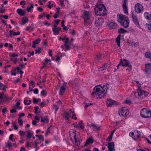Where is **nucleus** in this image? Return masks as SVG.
I'll return each mask as SVG.
<instances>
[{
  "label": "nucleus",
  "mask_w": 151,
  "mask_h": 151,
  "mask_svg": "<svg viewBox=\"0 0 151 151\" xmlns=\"http://www.w3.org/2000/svg\"><path fill=\"white\" fill-rule=\"evenodd\" d=\"M117 21L124 28H127L129 24V20L126 16L122 14H118Z\"/></svg>",
  "instance_id": "7ed1b4c3"
},
{
  "label": "nucleus",
  "mask_w": 151,
  "mask_h": 151,
  "mask_svg": "<svg viewBox=\"0 0 151 151\" xmlns=\"http://www.w3.org/2000/svg\"><path fill=\"white\" fill-rule=\"evenodd\" d=\"M35 148L36 149L35 151H37L39 148L37 147V145L38 144L36 141H35Z\"/></svg>",
  "instance_id": "49530a36"
},
{
  "label": "nucleus",
  "mask_w": 151,
  "mask_h": 151,
  "mask_svg": "<svg viewBox=\"0 0 151 151\" xmlns=\"http://www.w3.org/2000/svg\"><path fill=\"white\" fill-rule=\"evenodd\" d=\"M53 108L54 109H55V113L59 109V107L58 106L56 105L55 104L53 105Z\"/></svg>",
  "instance_id": "c9c22d12"
},
{
  "label": "nucleus",
  "mask_w": 151,
  "mask_h": 151,
  "mask_svg": "<svg viewBox=\"0 0 151 151\" xmlns=\"http://www.w3.org/2000/svg\"><path fill=\"white\" fill-rule=\"evenodd\" d=\"M127 31L126 30L124 29L123 28H121L119 30L118 32L119 33H121L126 32Z\"/></svg>",
  "instance_id": "f704fd0d"
},
{
  "label": "nucleus",
  "mask_w": 151,
  "mask_h": 151,
  "mask_svg": "<svg viewBox=\"0 0 151 151\" xmlns=\"http://www.w3.org/2000/svg\"><path fill=\"white\" fill-rule=\"evenodd\" d=\"M102 56L101 54H99V55H97L96 56V58L98 60H99L101 59V58Z\"/></svg>",
  "instance_id": "e2e57ef3"
},
{
  "label": "nucleus",
  "mask_w": 151,
  "mask_h": 151,
  "mask_svg": "<svg viewBox=\"0 0 151 151\" xmlns=\"http://www.w3.org/2000/svg\"><path fill=\"white\" fill-rule=\"evenodd\" d=\"M145 72L147 73H149L151 72V63H149L146 65Z\"/></svg>",
  "instance_id": "6ab92c4d"
},
{
  "label": "nucleus",
  "mask_w": 151,
  "mask_h": 151,
  "mask_svg": "<svg viewBox=\"0 0 151 151\" xmlns=\"http://www.w3.org/2000/svg\"><path fill=\"white\" fill-rule=\"evenodd\" d=\"M41 94L42 95H43V96H45L47 94V92L45 90H43L41 92Z\"/></svg>",
  "instance_id": "a19ab883"
},
{
  "label": "nucleus",
  "mask_w": 151,
  "mask_h": 151,
  "mask_svg": "<svg viewBox=\"0 0 151 151\" xmlns=\"http://www.w3.org/2000/svg\"><path fill=\"white\" fill-rule=\"evenodd\" d=\"M65 116H67L68 117H70L71 115V113H69L68 112H65L64 113Z\"/></svg>",
  "instance_id": "37998d69"
},
{
  "label": "nucleus",
  "mask_w": 151,
  "mask_h": 151,
  "mask_svg": "<svg viewBox=\"0 0 151 151\" xmlns=\"http://www.w3.org/2000/svg\"><path fill=\"white\" fill-rule=\"evenodd\" d=\"M28 21V19L26 17H23L22 19V24H25Z\"/></svg>",
  "instance_id": "7c9ffc66"
},
{
  "label": "nucleus",
  "mask_w": 151,
  "mask_h": 151,
  "mask_svg": "<svg viewBox=\"0 0 151 151\" xmlns=\"http://www.w3.org/2000/svg\"><path fill=\"white\" fill-rule=\"evenodd\" d=\"M45 105V104L43 102H42L40 104V106L41 107H43Z\"/></svg>",
  "instance_id": "338daca9"
},
{
  "label": "nucleus",
  "mask_w": 151,
  "mask_h": 151,
  "mask_svg": "<svg viewBox=\"0 0 151 151\" xmlns=\"http://www.w3.org/2000/svg\"><path fill=\"white\" fill-rule=\"evenodd\" d=\"M118 103L116 101H114L112 99H109L106 101V104L108 106H111L113 105L118 104Z\"/></svg>",
  "instance_id": "4468645a"
},
{
  "label": "nucleus",
  "mask_w": 151,
  "mask_h": 151,
  "mask_svg": "<svg viewBox=\"0 0 151 151\" xmlns=\"http://www.w3.org/2000/svg\"><path fill=\"white\" fill-rule=\"evenodd\" d=\"M103 22L104 20L102 18L99 17L95 21V26L96 27H99L102 25Z\"/></svg>",
  "instance_id": "f8f14e48"
},
{
  "label": "nucleus",
  "mask_w": 151,
  "mask_h": 151,
  "mask_svg": "<svg viewBox=\"0 0 151 151\" xmlns=\"http://www.w3.org/2000/svg\"><path fill=\"white\" fill-rule=\"evenodd\" d=\"M14 129L16 130H17L18 129V127L16 125V122H12V123Z\"/></svg>",
  "instance_id": "ea45409f"
},
{
  "label": "nucleus",
  "mask_w": 151,
  "mask_h": 151,
  "mask_svg": "<svg viewBox=\"0 0 151 151\" xmlns=\"http://www.w3.org/2000/svg\"><path fill=\"white\" fill-rule=\"evenodd\" d=\"M66 83L64 82V83H63L60 90L59 94L60 95H63L64 93L66 90L65 86H66Z\"/></svg>",
  "instance_id": "dca6fc26"
},
{
  "label": "nucleus",
  "mask_w": 151,
  "mask_h": 151,
  "mask_svg": "<svg viewBox=\"0 0 151 151\" xmlns=\"http://www.w3.org/2000/svg\"><path fill=\"white\" fill-rule=\"evenodd\" d=\"M31 103V100H28L24 99V103L25 105H28Z\"/></svg>",
  "instance_id": "2f4dec72"
},
{
  "label": "nucleus",
  "mask_w": 151,
  "mask_h": 151,
  "mask_svg": "<svg viewBox=\"0 0 151 151\" xmlns=\"http://www.w3.org/2000/svg\"><path fill=\"white\" fill-rule=\"evenodd\" d=\"M38 90L37 88H35L34 90V93L35 94H37L38 93Z\"/></svg>",
  "instance_id": "603ef678"
},
{
  "label": "nucleus",
  "mask_w": 151,
  "mask_h": 151,
  "mask_svg": "<svg viewBox=\"0 0 151 151\" xmlns=\"http://www.w3.org/2000/svg\"><path fill=\"white\" fill-rule=\"evenodd\" d=\"M37 9L39 12H42L43 11V9L41 7H37Z\"/></svg>",
  "instance_id": "8fccbe9b"
},
{
  "label": "nucleus",
  "mask_w": 151,
  "mask_h": 151,
  "mask_svg": "<svg viewBox=\"0 0 151 151\" xmlns=\"http://www.w3.org/2000/svg\"><path fill=\"white\" fill-rule=\"evenodd\" d=\"M120 63L122 65V66L128 67L130 68V69H132V66L129 63V61L127 60L123 59L122 61H121Z\"/></svg>",
  "instance_id": "9d476101"
},
{
  "label": "nucleus",
  "mask_w": 151,
  "mask_h": 151,
  "mask_svg": "<svg viewBox=\"0 0 151 151\" xmlns=\"http://www.w3.org/2000/svg\"><path fill=\"white\" fill-rule=\"evenodd\" d=\"M79 123L80 124V127L82 129H83L84 128V125L82 123V121H80L79 122Z\"/></svg>",
  "instance_id": "a18cd8bd"
},
{
  "label": "nucleus",
  "mask_w": 151,
  "mask_h": 151,
  "mask_svg": "<svg viewBox=\"0 0 151 151\" xmlns=\"http://www.w3.org/2000/svg\"><path fill=\"white\" fill-rule=\"evenodd\" d=\"M4 94L3 93H0V99L1 100L4 99Z\"/></svg>",
  "instance_id": "4d7b16f0"
},
{
  "label": "nucleus",
  "mask_w": 151,
  "mask_h": 151,
  "mask_svg": "<svg viewBox=\"0 0 151 151\" xmlns=\"http://www.w3.org/2000/svg\"><path fill=\"white\" fill-rule=\"evenodd\" d=\"M33 8V4L32 3L31 4V6H28L27 8V11L28 12H29L31 9Z\"/></svg>",
  "instance_id": "473e14b6"
},
{
  "label": "nucleus",
  "mask_w": 151,
  "mask_h": 151,
  "mask_svg": "<svg viewBox=\"0 0 151 151\" xmlns=\"http://www.w3.org/2000/svg\"><path fill=\"white\" fill-rule=\"evenodd\" d=\"M29 85H31V87L32 88H34L35 87V83L33 81H31L30 82Z\"/></svg>",
  "instance_id": "58836bf2"
},
{
  "label": "nucleus",
  "mask_w": 151,
  "mask_h": 151,
  "mask_svg": "<svg viewBox=\"0 0 151 151\" xmlns=\"http://www.w3.org/2000/svg\"><path fill=\"white\" fill-rule=\"evenodd\" d=\"M33 28L31 26H29V27H27L26 29V31H31L33 30Z\"/></svg>",
  "instance_id": "4c0bfd02"
},
{
  "label": "nucleus",
  "mask_w": 151,
  "mask_h": 151,
  "mask_svg": "<svg viewBox=\"0 0 151 151\" xmlns=\"http://www.w3.org/2000/svg\"><path fill=\"white\" fill-rule=\"evenodd\" d=\"M137 139L139 138L141 136L140 132L139 131H137Z\"/></svg>",
  "instance_id": "052dcab7"
},
{
  "label": "nucleus",
  "mask_w": 151,
  "mask_h": 151,
  "mask_svg": "<svg viewBox=\"0 0 151 151\" xmlns=\"http://www.w3.org/2000/svg\"><path fill=\"white\" fill-rule=\"evenodd\" d=\"M127 0H124V2L122 4V7L124 13L127 15L128 14V9L127 6Z\"/></svg>",
  "instance_id": "9b49d317"
},
{
  "label": "nucleus",
  "mask_w": 151,
  "mask_h": 151,
  "mask_svg": "<svg viewBox=\"0 0 151 151\" xmlns=\"http://www.w3.org/2000/svg\"><path fill=\"white\" fill-rule=\"evenodd\" d=\"M147 27L149 30H151V24H148Z\"/></svg>",
  "instance_id": "774afa93"
},
{
  "label": "nucleus",
  "mask_w": 151,
  "mask_h": 151,
  "mask_svg": "<svg viewBox=\"0 0 151 151\" xmlns=\"http://www.w3.org/2000/svg\"><path fill=\"white\" fill-rule=\"evenodd\" d=\"M52 30L54 35H58L59 33V31L61 30V28L58 27L57 28L54 29L52 28Z\"/></svg>",
  "instance_id": "b1692460"
},
{
  "label": "nucleus",
  "mask_w": 151,
  "mask_h": 151,
  "mask_svg": "<svg viewBox=\"0 0 151 151\" xmlns=\"http://www.w3.org/2000/svg\"><path fill=\"white\" fill-rule=\"evenodd\" d=\"M108 27L111 29H116L117 27V25L116 23L114 22H110L108 24Z\"/></svg>",
  "instance_id": "a211bd4d"
},
{
  "label": "nucleus",
  "mask_w": 151,
  "mask_h": 151,
  "mask_svg": "<svg viewBox=\"0 0 151 151\" xmlns=\"http://www.w3.org/2000/svg\"><path fill=\"white\" fill-rule=\"evenodd\" d=\"M38 139L40 140L41 141H44L43 137V136L41 135L39 137Z\"/></svg>",
  "instance_id": "09e8293b"
},
{
  "label": "nucleus",
  "mask_w": 151,
  "mask_h": 151,
  "mask_svg": "<svg viewBox=\"0 0 151 151\" xmlns=\"http://www.w3.org/2000/svg\"><path fill=\"white\" fill-rule=\"evenodd\" d=\"M70 33L71 34L73 35H74L75 34V32L74 30L70 29Z\"/></svg>",
  "instance_id": "864d4df0"
},
{
  "label": "nucleus",
  "mask_w": 151,
  "mask_h": 151,
  "mask_svg": "<svg viewBox=\"0 0 151 151\" xmlns=\"http://www.w3.org/2000/svg\"><path fill=\"white\" fill-rule=\"evenodd\" d=\"M134 135V133L133 132H130L129 133V136L132 137L133 139H134L135 140H136L137 139L134 136H133Z\"/></svg>",
  "instance_id": "e433bc0d"
},
{
  "label": "nucleus",
  "mask_w": 151,
  "mask_h": 151,
  "mask_svg": "<svg viewBox=\"0 0 151 151\" xmlns=\"http://www.w3.org/2000/svg\"><path fill=\"white\" fill-rule=\"evenodd\" d=\"M56 9H57V11L56 12L54 16V17L55 19H56L58 17H59V11L58 9H59L60 8H57Z\"/></svg>",
  "instance_id": "c85d7f7f"
},
{
  "label": "nucleus",
  "mask_w": 151,
  "mask_h": 151,
  "mask_svg": "<svg viewBox=\"0 0 151 151\" xmlns=\"http://www.w3.org/2000/svg\"><path fill=\"white\" fill-rule=\"evenodd\" d=\"M17 13L20 16H24L25 15L26 12L21 9H17Z\"/></svg>",
  "instance_id": "5701e85b"
},
{
  "label": "nucleus",
  "mask_w": 151,
  "mask_h": 151,
  "mask_svg": "<svg viewBox=\"0 0 151 151\" xmlns=\"http://www.w3.org/2000/svg\"><path fill=\"white\" fill-rule=\"evenodd\" d=\"M69 38H66V40L65 42V44H64V46L66 48L65 51H67L69 49H70V46L71 44L69 42Z\"/></svg>",
  "instance_id": "ddd939ff"
},
{
  "label": "nucleus",
  "mask_w": 151,
  "mask_h": 151,
  "mask_svg": "<svg viewBox=\"0 0 151 151\" xmlns=\"http://www.w3.org/2000/svg\"><path fill=\"white\" fill-rule=\"evenodd\" d=\"M82 16L83 18L84 19L85 24L88 25L90 22V19L91 16V12L84 11Z\"/></svg>",
  "instance_id": "0eeeda50"
},
{
  "label": "nucleus",
  "mask_w": 151,
  "mask_h": 151,
  "mask_svg": "<svg viewBox=\"0 0 151 151\" xmlns=\"http://www.w3.org/2000/svg\"><path fill=\"white\" fill-rule=\"evenodd\" d=\"M106 85H104L102 87L100 85L96 86L93 89L92 95L94 97L97 98H101L104 97L108 89L109 88V85L108 83L106 84Z\"/></svg>",
  "instance_id": "f257e3e1"
},
{
  "label": "nucleus",
  "mask_w": 151,
  "mask_h": 151,
  "mask_svg": "<svg viewBox=\"0 0 151 151\" xmlns=\"http://www.w3.org/2000/svg\"><path fill=\"white\" fill-rule=\"evenodd\" d=\"M145 57L148 58L149 59L151 60V53L149 52H147L145 53Z\"/></svg>",
  "instance_id": "c756f323"
},
{
  "label": "nucleus",
  "mask_w": 151,
  "mask_h": 151,
  "mask_svg": "<svg viewBox=\"0 0 151 151\" xmlns=\"http://www.w3.org/2000/svg\"><path fill=\"white\" fill-rule=\"evenodd\" d=\"M138 43H133L132 44V47H136L138 46Z\"/></svg>",
  "instance_id": "3c124183"
},
{
  "label": "nucleus",
  "mask_w": 151,
  "mask_h": 151,
  "mask_svg": "<svg viewBox=\"0 0 151 151\" xmlns=\"http://www.w3.org/2000/svg\"><path fill=\"white\" fill-rule=\"evenodd\" d=\"M95 14L98 16H103L106 14V10L105 6L102 4L96 5L94 9Z\"/></svg>",
  "instance_id": "f03ea898"
},
{
  "label": "nucleus",
  "mask_w": 151,
  "mask_h": 151,
  "mask_svg": "<svg viewBox=\"0 0 151 151\" xmlns=\"http://www.w3.org/2000/svg\"><path fill=\"white\" fill-rule=\"evenodd\" d=\"M129 114V111L125 107H122L119 112V114L120 116H123L124 117L128 115Z\"/></svg>",
  "instance_id": "6e6552de"
},
{
  "label": "nucleus",
  "mask_w": 151,
  "mask_h": 151,
  "mask_svg": "<svg viewBox=\"0 0 151 151\" xmlns=\"http://www.w3.org/2000/svg\"><path fill=\"white\" fill-rule=\"evenodd\" d=\"M140 115L143 118H150L151 116V111L148 109H142L141 110Z\"/></svg>",
  "instance_id": "423d86ee"
},
{
  "label": "nucleus",
  "mask_w": 151,
  "mask_h": 151,
  "mask_svg": "<svg viewBox=\"0 0 151 151\" xmlns=\"http://www.w3.org/2000/svg\"><path fill=\"white\" fill-rule=\"evenodd\" d=\"M107 67V65L106 64L104 65L102 67V68H103V69H104V70H106V69Z\"/></svg>",
  "instance_id": "69168bd1"
},
{
  "label": "nucleus",
  "mask_w": 151,
  "mask_h": 151,
  "mask_svg": "<svg viewBox=\"0 0 151 151\" xmlns=\"http://www.w3.org/2000/svg\"><path fill=\"white\" fill-rule=\"evenodd\" d=\"M10 55H11V56L13 57H18V54H16L15 53H11V54H10Z\"/></svg>",
  "instance_id": "c03bdc74"
},
{
  "label": "nucleus",
  "mask_w": 151,
  "mask_h": 151,
  "mask_svg": "<svg viewBox=\"0 0 151 151\" xmlns=\"http://www.w3.org/2000/svg\"><path fill=\"white\" fill-rule=\"evenodd\" d=\"M92 105V104L91 103H88V104H86L85 106V108H87L88 106H90V105Z\"/></svg>",
  "instance_id": "bf43d9fd"
},
{
  "label": "nucleus",
  "mask_w": 151,
  "mask_h": 151,
  "mask_svg": "<svg viewBox=\"0 0 151 151\" xmlns=\"http://www.w3.org/2000/svg\"><path fill=\"white\" fill-rule=\"evenodd\" d=\"M27 139H28L32 137L33 134V132L30 130H28L27 131Z\"/></svg>",
  "instance_id": "412c9836"
},
{
  "label": "nucleus",
  "mask_w": 151,
  "mask_h": 151,
  "mask_svg": "<svg viewBox=\"0 0 151 151\" xmlns=\"http://www.w3.org/2000/svg\"><path fill=\"white\" fill-rule=\"evenodd\" d=\"M135 11L137 14H139L143 12L142 6L139 3L136 4L135 6Z\"/></svg>",
  "instance_id": "1a4fd4ad"
},
{
  "label": "nucleus",
  "mask_w": 151,
  "mask_h": 151,
  "mask_svg": "<svg viewBox=\"0 0 151 151\" xmlns=\"http://www.w3.org/2000/svg\"><path fill=\"white\" fill-rule=\"evenodd\" d=\"M148 94V92L143 90H139L134 93V96L136 98L141 99L144 98L147 96Z\"/></svg>",
  "instance_id": "39448f33"
},
{
  "label": "nucleus",
  "mask_w": 151,
  "mask_h": 151,
  "mask_svg": "<svg viewBox=\"0 0 151 151\" xmlns=\"http://www.w3.org/2000/svg\"><path fill=\"white\" fill-rule=\"evenodd\" d=\"M40 119H41V122L44 123H47L49 122V120L47 117L46 118H43L42 116L40 117Z\"/></svg>",
  "instance_id": "a878e982"
},
{
  "label": "nucleus",
  "mask_w": 151,
  "mask_h": 151,
  "mask_svg": "<svg viewBox=\"0 0 151 151\" xmlns=\"http://www.w3.org/2000/svg\"><path fill=\"white\" fill-rule=\"evenodd\" d=\"M20 34V32L18 31L17 32H14L13 33V35H19Z\"/></svg>",
  "instance_id": "6e6d98bb"
},
{
  "label": "nucleus",
  "mask_w": 151,
  "mask_h": 151,
  "mask_svg": "<svg viewBox=\"0 0 151 151\" xmlns=\"http://www.w3.org/2000/svg\"><path fill=\"white\" fill-rule=\"evenodd\" d=\"M46 15V13L45 12L43 13L42 14L39 15L38 16V18L40 19H41L43 17H45Z\"/></svg>",
  "instance_id": "79ce46f5"
},
{
  "label": "nucleus",
  "mask_w": 151,
  "mask_h": 151,
  "mask_svg": "<svg viewBox=\"0 0 151 151\" xmlns=\"http://www.w3.org/2000/svg\"><path fill=\"white\" fill-rule=\"evenodd\" d=\"M108 147L109 149V151H114V145L113 142L109 143L108 144Z\"/></svg>",
  "instance_id": "f3484780"
},
{
  "label": "nucleus",
  "mask_w": 151,
  "mask_h": 151,
  "mask_svg": "<svg viewBox=\"0 0 151 151\" xmlns=\"http://www.w3.org/2000/svg\"><path fill=\"white\" fill-rule=\"evenodd\" d=\"M53 21L55 22V23L56 24H57V25H58V23L59 22H60V20H59V19H57V20H54Z\"/></svg>",
  "instance_id": "680f3d73"
},
{
  "label": "nucleus",
  "mask_w": 151,
  "mask_h": 151,
  "mask_svg": "<svg viewBox=\"0 0 151 151\" xmlns=\"http://www.w3.org/2000/svg\"><path fill=\"white\" fill-rule=\"evenodd\" d=\"M40 40L39 39L36 40L33 42L32 47L35 48H36V44H38L40 42Z\"/></svg>",
  "instance_id": "393cba45"
},
{
  "label": "nucleus",
  "mask_w": 151,
  "mask_h": 151,
  "mask_svg": "<svg viewBox=\"0 0 151 151\" xmlns=\"http://www.w3.org/2000/svg\"><path fill=\"white\" fill-rule=\"evenodd\" d=\"M5 9H4L0 7V12L1 13H3L4 12Z\"/></svg>",
  "instance_id": "0e129e2a"
},
{
  "label": "nucleus",
  "mask_w": 151,
  "mask_h": 151,
  "mask_svg": "<svg viewBox=\"0 0 151 151\" xmlns=\"http://www.w3.org/2000/svg\"><path fill=\"white\" fill-rule=\"evenodd\" d=\"M7 111V109L6 107H4L2 109V112L4 114H5Z\"/></svg>",
  "instance_id": "de8ad7c7"
},
{
  "label": "nucleus",
  "mask_w": 151,
  "mask_h": 151,
  "mask_svg": "<svg viewBox=\"0 0 151 151\" xmlns=\"http://www.w3.org/2000/svg\"><path fill=\"white\" fill-rule=\"evenodd\" d=\"M151 15V12H145L144 14V17L146 19L148 20L149 19V17H150V16Z\"/></svg>",
  "instance_id": "bb28decb"
},
{
  "label": "nucleus",
  "mask_w": 151,
  "mask_h": 151,
  "mask_svg": "<svg viewBox=\"0 0 151 151\" xmlns=\"http://www.w3.org/2000/svg\"><path fill=\"white\" fill-rule=\"evenodd\" d=\"M18 123L20 126H22L23 125V122L22 120L20 118H19L18 119Z\"/></svg>",
  "instance_id": "72a5a7b5"
},
{
  "label": "nucleus",
  "mask_w": 151,
  "mask_h": 151,
  "mask_svg": "<svg viewBox=\"0 0 151 151\" xmlns=\"http://www.w3.org/2000/svg\"><path fill=\"white\" fill-rule=\"evenodd\" d=\"M76 131L71 129L69 131L71 141L76 145H79L80 144V139L76 137Z\"/></svg>",
  "instance_id": "20e7f679"
},
{
  "label": "nucleus",
  "mask_w": 151,
  "mask_h": 151,
  "mask_svg": "<svg viewBox=\"0 0 151 151\" xmlns=\"http://www.w3.org/2000/svg\"><path fill=\"white\" fill-rule=\"evenodd\" d=\"M132 17L133 19V21L136 25H139V23L138 21L137 16L133 12L131 14Z\"/></svg>",
  "instance_id": "2eb2a0df"
},
{
  "label": "nucleus",
  "mask_w": 151,
  "mask_h": 151,
  "mask_svg": "<svg viewBox=\"0 0 151 151\" xmlns=\"http://www.w3.org/2000/svg\"><path fill=\"white\" fill-rule=\"evenodd\" d=\"M33 102L34 104H37L38 103V101L37 99L35 98H33Z\"/></svg>",
  "instance_id": "5fc2aeb1"
},
{
  "label": "nucleus",
  "mask_w": 151,
  "mask_h": 151,
  "mask_svg": "<svg viewBox=\"0 0 151 151\" xmlns=\"http://www.w3.org/2000/svg\"><path fill=\"white\" fill-rule=\"evenodd\" d=\"M93 142V138L92 137L89 138L86 140V143L84 145V146H86L88 145L91 144Z\"/></svg>",
  "instance_id": "4be33fe9"
},
{
  "label": "nucleus",
  "mask_w": 151,
  "mask_h": 151,
  "mask_svg": "<svg viewBox=\"0 0 151 151\" xmlns=\"http://www.w3.org/2000/svg\"><path fill=\"white\" fill-rule=\"evenodd\" d=\"M19 133L20 134L21 136H22V135H24L25 134V132H24L23 131H22L21 130H20L19 131Z\"/></svg>",
  "instance_id": "13d9d810"
},
{
  "label": "nucleus",
  "mask_w": 151,
  "mask_h": 151,
  "mask_svg": "<svg viewBox=\"0 0 151 151\" xmlns=\"http://www.w3.org/2000/svg\"><path fill=\"white\" fill-rule=\"evenodd\" d=\"M89 126L93 130H98L100 127V126L99 125H96L93 123L89 125Z\"/></svg>",
  "instance_id": "aec40b11"
},
{
  "label": "nucleus",
  "mask_w": 151,
  "mask_h": 151,
  "mask_svg": "<svg viewBox=\"0 0 151 151\" xmlns=\"http://www.w3.org/2000/svg\"><path fill=\"white\" fill-rule=\"evenodd\" d=\"M120 35H119L116 39V41L119 47L120 46Z\"/></svg>",
  "instance_id": "cd10ccee"
}]
</instances>
